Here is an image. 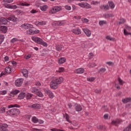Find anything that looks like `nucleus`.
<instances>
[{"label":"nucleus","instance_id":"nucleus-1","mask_svg":"<svg viewBox=\"0 0 131 131\" xmlns=\"http://www.w3.org/2000/svg\"><path fill=\"white\" fill-rule=\"evenodd\" d=\"M64 79L63 77H60L58 78H55L50 82V88L53 90H56L58 89V85L63 82Z\"/></svg>","mask_w":131,"mask_h":131},{"label":"nucleus","instance_id":"nucleus-2","mask_svg":"<svg viewBox=\"0 0 131 131\" xmlns=\"http://www.w3.org/2000/svg\"><path fill=\"white\" fill-rule=\"evenodd\" d=\"M32 39L33 41H35V42L41 45V46H43V47H48V43L43 41L41 38L38 37H32Z\"/></svg>","mask_w":131,"mask_h":131},{"label":"nucleus","instance_id":"nucleus-3","mask_svg":"<svg viewBox=\"0 0 131 131\" xmlns=\"http://www.w3.org/2000/svg\"><path fill=\"white\" fill-rule=\"evenodd\" d=\"M7 114L10 116H17L20 114V111L17 108H13L8 111Z\"/></svg>","mask_w":131,"mask_h":131},{"label":"nucleus","instance_id":"nucleus-4","mask_svg":"<svg viewBox=\"0 0 131 131\" xmlns=\"http://www.w3.org/2000/svg\"><path fill=\"white\" fill-rule=\"evenodd\" d=\"M12 72V69L10 67H6L5 68V71H3L0 74V77H2L3 75H6L7 73H11Z\"/></svg>","mask_w":131,"mask_h":131},{"label":"nucleus","instance_id":"nucleus-5","mask_svg":"<svg viewBox=\"0 0 131 131\" xmlns=\"http://www.w3.org/2000/svg\"><path fill=\"white\" fill-rule=\"evenodd\" d=\"M59 11H61V7L55 6L50 10V13H51V14H55V13H57V12H59Z\"/></svg>","mask_w":131,"mask_h":131},{"label":"nucleus","instance_id":"nucleus-6","mask_svg":"<svg viewBox=\"0 0 131 131\" xmlns=\"http://www.w3.org/2000/svg\"><path fill=\"white\" fill-rule=\"evenodd\" d=\"M23 80H24L22 78H19L15 80V84L16 86H21L22 85V83H23Z\"/></svg>","mask_w":131,"mask_h":131},{"label":"nucleus","instance_id":"nucleus-7","mask_svg":"<svg viewBox=\"0 0 131 131\" xmlns=\"http://www.w3.org/2000/svg\"><path fill=\"white\" fill-rule=\"evenodd\" d=\"M78 6H79V7H81V8H85L86 9L91 8V5L88 3H79Z\"/></svg>","mask_w":131,"mask_h":131},{"label":"nucleus","instance_id":"nucleus-8","mask_svg":"<svg viewBox=\"0 0 131 131\" xmlns=\"http://www.w3.org/2000/svg\"><path fill=\"white\" fill-rule=\"evenodd\" d=\"M21 27L24 29H30L33 28V26L30 24H26L22 25Z\"/></svg>","mask_w":131,"mask_h":131},{"label":"nucleus","instance_id":"nucleus-9","mask_svg":"<svg viewBox=\"0 0 131 131\" xmlns=\"http://www.w3.org/2000/svg\"><path fill=\"white\" fill-rule=\"evenodd\" d=\"M122 122V120L120 119H117L116 120H113L112 122V124H114V125H115L116 126H118V125L117 124H120Z\"/></svg>","mask_w":131,"mask_h":131},{"label":"nucleus","instance_id":"nucleus-10","mask_svg":"<svg viewBox=\"0 0 131 131\" xmlns=\"http://www.w3.org/2000/svg\"><path fill=\"white\" fill-rule=\"evenodd\" d=\"M72 32H73V33H74V34H76L77 35H79V34H81V30H80V29H79V28H77L75 29H73L72 30Z\"/></svg>","mask_w":131,"mask_h":131},{"label":"nucleus","instance_id":"nucleus-11","mask_svg":"<svg viewBox=\"0 0 131 131\" xmlns=\"http://www.w3.org/2000/svg\"><path fill=\"white\" fill-rule=\"evenodd\" d=\"M75 109L77 112H80L81 110H82V107L80 104H78L77 103H75L74 105Z\"/></svg>","mask_w":131,"mask_h":131},{"label":"nucleus","instance_id":"nucleus-12","mask_svg":"<svg viewBox=\"0 0 131 131\" xmlns=\"http://www.w3.org/2000/svg\"><path fill=\"white\" fill-rule=\"evenodd\" d=\"M82 30H83L84 33H85V34H86V36H88V37H90V36H91L92 33L91 32L90 30H89V29L84 28V29H82Z\"/></svg>","mask_w":131,"mask_h":131},{"label":"nucleus","instance_id":"nucleus-13","mask_svg":"<svg viewBox=\"0 0 131 131\" xmlns=\"http://www.w3.org/2000/svg\"><path fill=\"white\" fill-rule=\"evenodd\" d=\"M8 23V20L5 17H0V25H6Z\"/></svg>","mask_w":131,"mask_h":131},{"label":"nucleus","instance_id":"nucleus-14","mask_svg":"<svg viewBox=\"0 0 131 131\" xmlns=\"http://www.w3.org/2000/svg\"><path fill=\"white\" fill-rule=\"evenodd\" d=\"M45 93L48 94L49 98L51 99H53V98H54V94H53V92H52L51 91L49 90H46Z\"/></svg>","mask_w":131,"mask_h":131},{"label":"nucleus","instance_id":"nucleus-15","mask_svg":"<svg viewBox=\"0 0 131 131\" xmlns=\"http://www.w3.org/2000/svg\"><path fill=\"white\" fill-rule=\"evenodd\" d=\"M8 127V124H3L0 125V130L1 131H6L7 130V128Z\"/></svg>","mask_w":131,"mask_h":131},{"label":"nucleus","instance_id":"nucleus-16","mask_svg":"<svg viewBox=\"0 0 131 131\" xmlns=\"http://www.w3.org/2000/svg\"><path fill=\"white\" fill-rule=\"evenodd\" d=\"M66 22L65 20H59L57 21H55V25H57L58 26H62V25H64Z\"/></svg>","mask_w":131,"mask_h":131},{"label":"nucleus","instance_id":"nucleus-17","mask_svg":"<svg viewBox=\"0 0 131 131\" xmlns=\"http://www.w3.org/2000/svg\"><path fill=\"white\" fill-rule=\"evenodd\" d=\"M0 30L3 32V33H6L8 31V28L6 26H0Z\"/></svg>","mask_w":131,"mask_h":131},{"label":"nucleus","instance_id":"nucleus-18","mask_svg":"<svg viewBox=\"0 0 131 131\" xmlns=\"http://www.w3.org/2000/svg\"><path fill=\"white\" fill-rule=\"evenodd\" d=\"M84 72V69L82 68H79L75 71V73L77 74H81Z\"/></svg>","mask_w":131,"mask_h":131},{"label":"nucleus","instance_id":"nucleus-19","mask_svg":"<svg viewBox=\"0 0 131 131\" xmlns=\"http://www.w3.org/2000/svg\"><path fill=\"white\" fill-rule=\"evenodd\" d=\"M8 20L10 21H13V22H16V21H17V17H15V15H12L10 17H8Z\"/></svg>","mask_w":131,"mask_h":131},{"label":"nucleus","instance_id":"nucleus-20","mask_svg":"<svg viewBox=\"0 0 131 131\" xmlns=\"http://www.w3.org/2000/svg\"><path fill=\"white\" fill-rule=\"evenodd\" d=\"M122 102H123L124 104H126V103L131 102V98L128 97V98H126L123 99L122 100Z\"/></svg>","mask_w":131,"mask_h":131},{"label":"nucleus","instance_id":"nucleus-21","mask_svg":"<svg viewBox=\"0 0 131 131\" xmlns=\"http://www.w3.org/2000/svg\"><path fill=\"white\" fill-rule=\"evenodd\" d=\"M22 73L25 77H28V71L27 70L25 69H23Z\"/></svg>","mask_w":131,"mask_h":131},{"label":"nucleus","instance_id":"nucleus-22","mask_svg":"<svg viewBox=\"0 0 131 131\" xmlns=\"http://www.w3.org/2000/svg\"><path fill=\"white\" fill-rule=\"evenodd\" d=\"M19 90H13L11 93H10V96L14 97L15 95H17V94H19Z\"/></svg>","mask_w":131,"mask_h":131},{"label":"nucleus","instance_id":"nucleus-23","mask_svg":"<svg viewBox=\"0 0 131 131\" xmlns=\"http://www.w3.org/2000/svg\"><path fill=\"white\" fill-rule=\"evenodd\" d=\"M32 108L33 109H39L40 108V105L38 103H35L32 105Z\"/></svg>","mask_w":131,"mask_h":131},{"label":"nucleus","instance_id":"nucleus-24","mask_svg":"<svg viewBox=\"0 0 131 131\" xmlns=\"http://www.w3.org/2000/svg\"><path fill=\"white\" fill-rule=\"evenodd\" d=\"M66 61V59L64 57H62L59 59L58 64H63Z\"/></svg>","mask_w":131,"mask_h":131},{"label":"nucleus","instance_id":"nucleus-25","mask_svg":"<svg viewBox=\"0 0 131 131\" xmlns=\"http://www.w3.org/2000/svg\"><path fill=\"white\" fill-rule=\"evenodd\" d=\"M62 49H63V46L59 45L56 46V50H57L58 52H61L62 51Z\"/></svg>","mask_w":131,"mask_h":131},{"label":"nucleus","instance_id":"nucleus-26","mask_svg":"<svg viewBox=\"0 0 131 131\" xmlns=\"http://www.w3.org/2000/svg\"><path fill=\"white\" fill-rule=\"evenodd\" d=\"M40 9L41 11H43L44 12H46L47 11V9H48V6L47 5H42L40 6Z\"/></svg>","mask_w":131,"mask_h":131},{"label":"nucleus","instance_id":"nucleus-27","mask_svg":"<svg viewBox=\"0 0 131 131\" xmlns=\"http://www.w3.org/2000/svg\"><path fill=\"white\" fill-rule=\"evenodd\" d=\"M26 33H27V34L33 35V34H34V30L31 29H29L28 30L26 31Z\"/></svg>","mask_w":131,"mask_h":131},{"label":"nucleus","instance_id":"nucleus-28","mask_svg":"<svg viewBox=\"0 0 131 131\" xmlns=\"http://www.w3.org/2000/svg\"><path fill=\"white\" fill-rule=\"evenodd\" d=\"M100 9L105 10L106 11L107 10H109V6L108 5H106L105 6L104 5H102L100 7Z\"/></svg>","mask_w":131,"mask_h":131},{"label":"nucleus","instance_id":"nucleus-29","mask_svg":"<svg viewBox=\"0 0 131 131\" xmlns=\"http://www.w3.org/2000/svg\"><path fill=\"white\" fill-rule=\"evenodd\" d=\"M99 25L100 26H103V25H107V21L106 20H100L99 21Z\"/></svg>","mask_w":131,"mask_h":131},{"label":"nucleus","instance_id":"nucleus-30","mask_svg":"<svg viewBox=\"0 0 131 131\" xmlns=\"http://www.w3.org/2000/svg\"><path fill=\"white\" fill-rule=\"evenodd\" d=\"M109 7H110L111 9H114L115 8V5L113 3V2H108Z\"/></svg>","mask_w":131,"mask_h":131},{"label":"nucleus","instance_id":"nucleus-31","mask_svg":"<svg viewBox=\"0 0 131 131\" xmlns=\"http://www.w3.org/2000/svg\"><path fill=\"white\" fill-rule=\"evenodd\" d=\"M19 107H20V106L18 105V104H11L8 105V108H19Z\"/></svg>","mask_w":131,"mask_h":131},{"label":"nucleus","instance_id":"nucleus-32","mask_svg":"<svg viewBox=\"0 0 131 131\" xmlns=\"http://www.w3.org/2000/svg\"><path fill=\"white\" fill-rule=\"evenodd\" d=\"M32 121L34 123H37V122H38V119H37V118H36V117H35V116L33 117L32 118Z\"/></svg>","mask_w":131,"mask_h":131},{"label":"nucleus","instance_id":"nucleus-33","mask_svg":"<svg viewBox=\"0 0 131 131\" xmlns=\"http://www.w3.org/2000/svg\"><path fill=\"white\" fill-rule=\"evenodd\" d=\"M99 72L100 74H103V73H105V72H106V68H102L100 69Z\"/></svg>","mask_w":131,"mask_h":131},{"label":"nucleus","instance_id":"nucleus-34","mask_svg":"<svg viewBox=\"0 0 131 131\" xmlns=\"http://www.w3.org/2000/svg\"><path fill=\"white\" fill-rule=\"evenodd\" d=\"M25 97V93L23 92L18 95V99H22Z\"/></svg>","mask_w":131,"mask_h":131},{"label":"nucleus","instance_id":"nucleus-35","mask_svg":"<svg viewBox=\"0 0 131 131\" xmlns=\"http://www.w3.org/2000/svg\"><path fill=\"white\" fill-rule=\"evenodd\" d=\"M5 39V35L3 34L0 35V45H2Z\"/></svg>","mask_w":131,"mask_h":131},{"label":"nucleus","instance_id":"nucleus-36","mask_svg":"<svg viewBox=\"0 0 131 131\" xmlns=\"http://www.w3.org/2000/svg\"><path fill=\"white\" fill-rule=\"evenodd\" d=\"M37 96H38V97H40V98H42V97H43V94H42V93H41V92L38 91L37 93H36Z\"/></svg>","mask_w":131,"mask_h":131},{"label":"nucleus","instance_id":"nucleus-37","mask_svg":"<svg viewBox=\"0 0 131 131\" xmlns=\"http://www.w3.org/2000/svg\"><path fill=\"white\" fill-rule=\"evenodd\" d=\"M38 92V90L36 89V87H33L32 88V93L33 94H36Z\"/></svg>","mask_w":131,"mask_h":131},{"label":"nucleus","instance_id":"nucleus-38","mask_svg":"<svg viewBox=\"0 0 131 131\" xmlns=\"http://www.w3.org/2000/svg\"><path fill=\"white\" fill-rule=\"evenodd\" d=\"M106 38L107 40H111V41H114L115 40V38L110 37V36H107Z\"/></svg>","mask_w":131,"mask_h":131},{"label":"nucleus","instance_id":"nucleus-39","mask_svg":"<svg viewBox=\"0 0 131 131\" xmlns=\"http://www.w3.org/2000/svg\"><path fill=\"white\" fill-rule=\"evenodd\" d=\"M131 130V124H129L126 128L124 129V131H130Z\"/></svg>","mask_w":131,"mask_h":131},{"label":"nucleus","instance_id":"nucleus-40","mask_svg":"<svg viewBox=\"0 0 131 131\" xmlns=\"http://www.w3.org/2000/svg\"><path fill=\"white\" fill-rule=\"evenodd\" d=\"M118 80L119 81L120 85H123V83H124V82L122 80H121V78L119 77L118 78Z\"/></svg>","mask_w":131,"mask_h":131},{"label":"nucleus","instance_id":"nucleus-41","mask_svg":"<svg viewBox=\"0 0 131 131\" xmlns=\"http://www.w3.org/2000/svg\"><path fill=\"white\" fill-rule=\"evenodd\" d=\"M32 96L33 95L32 94H30V93L28 94L26 96V98L27 100H29L31 99V98H32Z\"/></svg>","mask_w":131,"mask_h":131},{"label":"nucleus","instance_id":"nucleus-42","mask_svg":"<svg viewBox=\"0 0 131 131\" xmlns=\"http://www.w3.org/2000/svg\"><path fill=\"white\" fill-rule=\"evenodd\" d=\"M5 112H6V107H1L0 108V113H5Z\"/></svg>","mask_w":131,"mask_h":131},{"label":"nucleus","instance_id":"nucleus-43","mask_svg":"<svg viewBox=\"0 0 131 131\" xmlns=\"http://www.w3.org/2000/svg\"><path fill=\"white\" fill-rule=\"evenodd\" d=\"M124 35H130L131 33L127 32V31H126V29H124Z\"/></svg>","mask_w":131,"mask_h":131},{"label":"nucleus","instance_id":"nucleus-44","mask_svg":"<svg viewBox=\"0 0 131 131\" xmlns=\"http://www.w3.org/2000/svg\"><path fill=\"white\" fill-rule=\"evenodd\" d=\"M38 25H46V24H47V22L45 21H38Z\"/></svg>","mask_w":131,"mask_h":131},{"label":"nucleus","instance_id":"nucleus-45","mask_svg":"<svg viewBox=\"0 0 131 131\" xmlns=\"http://www.w3.org/2000/svg\"><path fill=\"white\" fill-rule=\"evenodd\" d=\"M66 119L67 121L70 122V123H71V121H70V120H69V115H68V114H66Z\"/></svg>","mask_w":131,"mask_h":131},{"label":"nucleus","instance_id":"nucleus-46","mask_svg":"<svg viewBox=\"0 0 131 131\" xmlns=\"http://www.w3.org/2000/svg\"><path fill=\"white\" fill-rule=\"evenodd\" d=\"M50 130L51 131H64V130H62V129H58L56 128H51L50 129Z\"/></svg>","mask_w":131,"mask_h":131},{"label":"nucleus","instance_id":"nucleus-47","mask_svg":"<svg viewBox=\"0 0 131 131\" xmlns=\"http://www.w3.org/2000/svg\"><path fill=\"white\" fill-rule=\"evenodd\" d=\"M21 6H25L26 7H28V6H30V4H28L27 2H24L21 4Z\"/></svg>","mask_w":131,"mask_h":131},{"label":"nucleus","instance_id":"nucleus-48","mask_svg":"<svg viewBox=\"0 0 131 131\" xmlns=\"http://www.w3.org/2000/svg\"><path fill=\"white\" fill-rule=\"evenodd\" d=\"M125 22V20L124 18H121L119 23V24H123Z\"/></svg>","mask_w":131,"mask_h":131},{"label":"nucleus","instance_id":"nucleus-49","mask_svg":"<svg viewBox=\"0 0 131 131\" xmlns=\"http://www.w3.org/2000/svg\"><path fill=\"white\" fill-rule=\"evenodd\" d=\"M7 91L3 90L2 91H0V95H6V94H7Z\"/></svg>","mask_w":131,"mask_h":131},{"label":"nucleus","instance_id":"nucleus-50","mask_svg":"<svg viewBox=\"0 0 131 131\" xmlns=\"http://www.w3.org/2000/svg\"><path fill=\"white\" fill-rule=\"evenodd\" d=\"M125 27L126 30H128V31H130L131 27L129 26H127V25H125Z\"/></svg>","mask_w":131,"mask_h":131},{"label":"nucleus","instance_id":"nucleus-51","mask_svg":"<svg viewBox=\"0 0 131 131\" xmlns=\"http://www.w3.org/2000/svg\"><path fill=\"white\" fill-rule=\"evenodd\" d=\"M81 21H83V23H88V22H89V19L87 18H82Z\"/></svg>","mask_w":131,"mask_h":131},{"label":"nucleus","instance_id":"nucleus-52","mask_svg":"<svg viewBox=\"0 0 131 131\" xmlns=\"http://www.w3.org/2000/svg\"><path fill=\"white\" fill-rule=\"evenodd\" d=\"M87 80L88 81H94L95 80V78L94 77L88 78Z\"/></svg>","mask_w":131,"mask_h":131},{"label":"nucleus","instance_id":"nucleus-53","mask_svg":"<svg viewBox=\"0 0 131 131\" xmlns=\"http://www.w3.org/2000/svg\"><path fill=\"white\" fill-rule=\"evenodd\" d=\"M14 0H4V2H5V3H6V4L7 3H9V4H11V3H13V1Z\"/></svg>","mask_w":131,"mask_h":131},{"label":"nucleus","instance_id":"nucleus-54","mask_svg":"<svg viewBox=\"0 0 131 131\" xmlns=\"http://www.w3.org/2000/svg\"><path fill=\"white\" fill-rule=\"evenodd\" d=\"M65 9L68 11H70V10H71V7L70 6L66 5L65 6Z\"/></svg>","mask_w":131,"mask_h":131},{"label":"nucleus","instance_id":"nucleus-55","mask_svg":"<svg viewBox=\"0 0 131 131\" xmlns=\"http://www.w3.org/2000/svg\"><path fill=\"white\" fill-rule=\"evenodd\" d=\"M105 17L109 18L110 17H114V15L112 14H106Z\"/></svg>","mask_w":131,"mask_h":131},{"label":"nucleus","instance_id":"nucleus-56","mask_svg":"<svg viewBox=\"0 0 131 131\" xmlns=\"http://www.w3.org/2000/svg\"><path fill=\"white\" fill-rule=\"evenodd\" d=\"M88 57H89V59H92L93 58V57H94V54L92 53H90L88 55Z\"/></svg>","mask_w":131,"mask_h":131},{"label":"nucleus","instance_id":"nucleus-57","mask_svg":"<svg viewBox=\"0 0 131 131\" xmlns=\"http://www.w3.org/2000/svg\"><path fill=\"white\" fill-rule=\"evenodd\" d=\"M103 118L104 119H108V118H109V115L108 114L104 115Z\"/></svg>","mask_w":131,"mask_h":131},{"label":"nucleus","instance_id":"nucleus-58","mask_svg":"<svg viewBox=\"0 0 131 131\" xmlns=\"http://www.w3.org/2000/svg\"><path fill=\"white\" fill-rule=\"evenodd\" d=\"M30 58H31V54H28L26 56L25 59H26V60H28V59H30Z\"/></svg>","mask_w":131,"mask_h":131},{"label":"nucleus","instance_id":"nucleus-59","mask_svg":"<svg viewBox=\"0 0 131 131\" xmlns=\"http://www.w3.org/2000/svg\"><path fill=\"white\" fill-rule=\"evenodd\" d=\"M58 72H63L64 71V68H59Z\"/></svg>","mask_w":131,"mask_h":131},{"label":"nucleus","instance_id":"nucleus-60","mask_svg":"<svg viewBox=\"0 0 131 131\" xmlns=\"http://www.w3.org/2000/svg\"><path fill=\"white\" fill-rule=\"evenodd\" d=\"M98 4H99L98 1H92V5H98Z\"/></svg>","mask_w":131,"mask_h":131},{"label":"nucleus","instance_id":"nucleus-61","mask_svg":"<svg viewBox=\"0 0 131 131\" xmlns=\"http://www.w3.org/2000/svg\"><path fill=\"white\" fill-rule=\"evenodd\" d=\"M31 13H32V14H35V13H37V11H36V10L33 9L31 11Z\"/></svg>","mask_w":131,"mask_h":131},{"label":"nucleus","instance_id":"nucleus-62","mask_svg":"<svg viewBox=\"0 0 131 131\" xmlns=\"http://www.w3.org/2000/svg\"><path fill=\"white\" fill-rule=\"evenodd\" d=\"M38 123H39V124H42V123H43V120H38Z\"/></svg>","mask_w":131,"mask_h":131},{"label":"nucleus","instance_id":"nucleus-63","mask_svg":"<svg viewBox=\"0 0 131 131\" xmlns=\"http://www.w3.org/2000/svg\"><path fill=\"white\" fill-rule=\"evenodd\" d=\"M106 64H107V65H109L110 66H111V65H113V62H112L111 61H109V62H107Z\"/></svg>","mask_w":131,"mask_h":131},{"label":"nucleus","instance_id":"nucleus-64","mask_svg":"<svg viewBox=\"0 0 131 131\" xmlns=\"http://www.w3.org/2000/svg\"><path fill=\"white\" fill-rule=\"evenodd\" d=\"M11 9H15L17 8V6L16 5H12L11 6V7H10Z\"/></svg>","mask_w":131,"mask_h":131}]
</instances>
